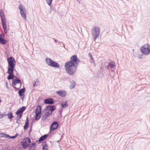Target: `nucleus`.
Returning a JSON list of instances; mask_svg holds the SVG:
<instances>
[{
  "label": "nucleus",
  "instance_id": "1",
  "mask_svg": "<svg viewBox=\"0 0 150 150\" xmlns=\"http://www.w3.org/2000/svg\"><path fill=\"white\" fill-rule=\"evenodd\" d=\"M80 60L76 55L72 56L70 60L64 64V68L67 73L73 75L75 73Z\"/></svg>",
  "mask_w": 150,
  "mask_h": 150
},
{
  "label": "nucleus",
  "instance_id": "2",
  "mask_svg": "<svg viewBox=\"0 0 150 150\" xmlns=\"http://www.w3.org/2000/svg\"><path fill=\"white\" fill-rule=\"evenodd\" d=\"M55 110L53 106L48 105L43 110L42 118L44 120L49 116L52 112Z\"/></svg>",
  "mask_w": 150,
  "mask_h": 150
},
{
  "label": "nucleus",
  "instance_id": "3",
  "mask_svg": "<svg viewBox=\"0 0 150 150\" xmlns=\"http://www.w3.org/2000/svg\"><path fill=\"white\" fill-rule=\"evenodd\" d=\"M8 64V69H14L16 65V62L15 59L12 57H11L7 59Z\"/></svg>",
  "mask_w": 150,
  "mask_h": 150
},
{
  "label": "nucleus",
  "instance_id": "4",
  "mask_svg": "<svg viewBox=\"0 0 150 150\" xmlns=\"http://www.w3.org/2000/svg\"><path fill=\"white\" fill-rule=\"evenodd\" d=\"M141 52L145 55L150 54V45L146 44L141 47Z\"/></svg>",
  "mask_w": 150,
  "mask_h": 150
},
{
  "label": "nucleus",
  "instance_id": "5",
  "mask_svg": "<svg viewBox=\"0 0 150 150\" xmlns=\"http://www.w3.org/2000/svg\"><path fill=\"white\" fill-rule=\"evenodd\" d=\"M100 29L97 26H94L92 28V34L94 38V41L97 38L100 34Z\"/></svg>",
  "mask_w": 150,
  "mask_h": 150
},
{
  "label": "nucleus",
  "instance_id": "6",
  "mask_svg": "<svg viewBox=\"0 0 150 150\" xmlns=\"http://www.w3.org/2000/svg\"><path fill=\"white\" fill-rule=\"evenodd\" d=\"M30 143V140L28 137L25 138L21 142L22 146L24 149L28 148Z\"/></svg>",
  "mask_w": 150,
  "mask_h": 150
},
{
  "label": "nucleus",
  "instance_id": "7",
  "mask_svg": "<svg viewBox=\"0 0 150 150\" xmlns=\"http://www.w3.org/2000/svg\"><path fill=\"white\" fill-rule=\"evenodd\" d=\"M41 106L40 105H37L35 111L36 120H38L40 118L41 115Z\"/></svg>",
  "mask_w": 150,
  "mask_h": 150
},
{
  "label": "nucleus",
  "instance_id": "8",
  "mask_svg": "<svg viewBox=\"0 0 150 150\" xmlns=\"http://www.w3.org/2000/svg\"><path fill=\"white\" fill-rule=\"evenodd\" d=\"M46 61L47 64L49 65L57 68H58L59 66L58 64L49 58H46Z\"/></svg>",
  "mask_w": 150,
  "mask_h": 150
},
{
  "label": "nucleus",
  "instance_id": "9",
  "mask_svg": "<svg viewBox=\"0 0 150 150\" xmlns=\"http://www.w3.org/2000/svg\"><path fill=\"white\" fill-rule=\"evenodd\" d=\"M19 9L21 16L23 18H26V11L25 8L22 5H20L19 6Z\"/></svg>",
  "mask_w": 150,
  "mask_h": 150
},
{
  "label": "nucleus",
  "instance_id": "10",
  "mask_svg": "<svg viewBox=\"0 0 150 150\" xmlns=\"http://www.w3.org/2000/svg\"><path fill=\"white\" fill-rule=\"evenodd\" d=\"M25 107H23L20 108L16 112V114L17 115V117L19 118H20L22 116L23 112L25 110Z\"/></svg>",
  "mask_w": 150,
  "mask_h": 150
},
{
  "label": "nucleus",
  "instance_id": "11",
  "mask_svg": "<svg viewBox=\"0 0 150 150\" xmlns=\"http://www.w3.org/2000/svg\"><path fill=\"white\" fill-rule=\"evenodd\" d=\"M12 85H13L14 88H16V86L17 84H19L20 86L21 85V81L19 79H14L12 81Z\"/></svg>",
  "mask_w": 150,
  "mask_h": 150
},
{
  "label": "nucleus",
  "instance_id": "12",
  "mask_svg": "<svg viewBox=\"0 0 150 150\" xmlns=\"http://www.w3.org/2000/svg\"><path fill=\"white\" fill-rule=\"evenodd\" d=\"M13 69H8L7 73L9 74L7 79L8 80L13 79L15 77L13 75Z\"/></svg>",
  "mask_w": 150,
  "mask_h": 150
},
{
  "label": "nucleus",
  "instance_id": "13",
  "mask_svg": "<svg viewBox=\"0 0 150 150\" xmlns=\"http://www.w3.org/2000/svg\"><path fill=\"white\" fill-rule=\"evenodd\" d=\"M59 124L57 122H53L51 125L50 130L53 131L55 129L57 128L58 127Z\"/></svg>",
  "mask_w": 150,
  "mask_h": 150
},
{
  "label": "nucleus",
  "instance_id": "14",
  "mask_svg": "<svg viewBox=\"0 0 150 150\" xmlns=\"http://www.w3.org/2000/svg\"><path fill=\"white\" fill-rule=\"evenodd\" d=\"M56 93L62 97H64L67 95L66 91L64 90H60L56 92Z\"/></svg>",
  "mask_w": 150,
  "mask_h": 150
},
{
  "label": "nucleus",
  "instance_id": "15",
  "mask_svg": "<svg viewBox=\"0 0 150 150\" xmlns=\"http://www.w3.org/2000/svg\"><path fill=\"white\" fill-rule=\"evenodd\" d=\"M2 26L4 32L6 33L7 32L6 29V24L5 19H2Z\"/></svg>",
  "mask_w": 150,
  "mask_h": 150
},
{
  "label": "nucleus",
  "instance_id": "16",
  "mask_svg": "<svg viewBox=\"0 0 150 150\" xmlns=\"http://www.w3.org/2000/svg\"><path fill=\"white\" fill-rule=\"evenodd\" d=\"M3 35L0 34V43L2 44H5L7 42V40L4 39Z\"/></svg>",
  "mask_w": 150,
  "mask_h": 150
},
{
  "label": "nucleus",
  "instance_id": "17",
  "mask_svg": "<svg viewBox=\"0 0 150 150\" xmlns=\"http://www.w3.org/2000/svg\"><path fill=\"white\" fill-rule=\"evenodd\" d=\"M53 102L52 99L50 98L46 99L44 100V103L46 104H52Z\"/></svg>",
  "mask_w": 150,
  "mask_h": 150
},
{
  "label": "nucleus",
  "instance_id": "18",
  "mask_svg": "<svg viewBox=\"0 0 150 150\" xmlns=\"http://www.w3.org/2000/svg\"><path fill=\"white\" fill-rule=\"evenodd\" d=\"M36 147V144L35 143H33L31 144L30 146L29 149V150H35Z\"/></svg>",
  "mask_w": 150,
  "mask_h": 150
},
{
  "label": "nucleus",
  "instance_id": "19",
  "mask_svg": "<svg viewBox=\"0 0 150 150\" xmlns=\"http://www.w3.org/2000/svg\"><path fill=\"white\" fill-rule=\"evenodd\" d=\"M25 92V89L23 88L20 90L18 91V94L20 96H22L24 95Z\"/></svg>",
  "mask_w": 150,
  "mask_h": 150
},
{
  "label": "nucleus",
  "instance_id": "20",
  "mask_svg": "<svg viewBox=\"0 0 150 150\" xmlns=\"http://www.w3.org/2000/svg\"><path fill=\"white\" fill-rule=\"evenodd\" d=\"M0 16L1 19H4L5 15L4 13V11L2 10H0Z\"/></svg>",
  "mask_w": 150,
  "mask_h": 150
},
{
  "label": "nucleus",
  "instance_id": "21",
  "mask_svg": "<svg viewBox=\"0 0 150 150\" xmlns=\"http://www.w3.org/2000/svg\"><path fill=\"white\" fill-rule=\"evenodd\" d=\"M61 105L63 108H65L68 106L67 103L66 101L62 102Z\"/></svg>",
  "mask_w": 150,
  "mask_h": 150
},
{
  "label": "nucleus",
  "instance_id": "22",
  "mask_svg": "<svg viewBox=\"0 0 150 150\" xmlns=\"http://www.w3.org/2000/svg\"><path fill=\"white\" fill-rule=\"evenodd\" d=\"M47 137V135L46 134L42 136L39 140V142H41L42 141L45 140L46 138Z\"/></svg>",
  "mask_w": 150,
  "mask_h": 150
},
{
  "label": "nucleus",
  "instance_id": "23",
  "mask_svg": "<svg viewBox=\"0 0 150 150\" xmlns=\"http://www.w3.org/2000/svg\"><path fill=\"white\" fill-rule=\"evenodd\" d=\"M115 66V63L114 62H111L109 63L108 65V66L111 68H113Z\"/></svg>",
  "mask_w": 150,
  "mask_h": 150
},
{
  "label": "nucleus",
  "instance_id": "24",
  "mask_svg": "<svg viewBox=\"0 0 150 150\" xmlns=\"http://www.w3.org/2000/svg\"><path fill=\"white\" fill-rule=\"evenodd\" d=\"M28 122L29 121L28 120V117H27L25 122V125L24 126V129H25L28 128Z\"/></svg>",
  "mask_w": 150,
  "mask_h": 150
},
{
  "label": "nucleus",
  "instance_id": "25",
  "mask_svg": "<svg viewBox=\"0 0 150 150\" xmlns=\"http://www.w3.org/2000/svg\"><path fill=\"white\" fill-rule=\"evenodd\" d=\"M7 115L9 119H11L13 117L12 113L11 112H9L7 114Z\"/></svg>",
  "mask_w": 150,
  "mask_h": 150
},
{
  "label": "nucleus",
  "instance_id": "26",
  "mask_svg": "<svg viewBox=\"0 0 150 150\" xmlns=\"http://www.w3.org/2000/svg\"><path fill=\"white\" fill-rule=\"evenodd\" d=\"M75 86V83L74 82L72 83L70 86L69 88L70 89H72L74 88Z\"/></svg>",
  "mask_w": 150,
  "mask_h": 150
},
{
  "label": "nucleus",
  "instance_id": "27",
  "mask_svg": "<svg viewBox=\"0 0 150 150\" xmlns=\"http://www.w3.org/2000/svg\"><path fill=\"white\" fill-rule=\"evenodd\" d=\"M53 0H46V2L49 5H50Z\"/></svg>",
  "mask_w": 150,
  "mask_h": 150
},
{
  "label": "nucleus",
  "instance_id": "28",
  "mask_svg": "<svg viewBox=\"0 0 150 150\" xmlns=\"http://www.w3.org/2000/svg\"><path fill=\"white\" fill-rule=\"evenodd\" d=\"M5 115V113L3 114L0 113V119L3 118Z\"/></svg>",
  "mask_w": 150,
  "mask_h": 150
},
{
  "label": "nucleus",
  "instance_id": "29",
  "mask_svg": "<svg viewBox=\"0 0 150 150\" xmlns=\"http://www.w3.org/2000/svg\"><path fill=\"white\" fill-rule=\"evenodd\" d=\"M16 137V136H12V137H11V138H15Z\"/></svg>",
  "mask_w": 150,
  "mask_h": 150
},
{
  "label": "nucleus",
  "instance_id": "30",
  "mask_svg": "<svg viewBox=\"0 0 150 150\" xmlns=\"http://www.w3.org/2000/svg\"><path fill=\"white\" fill-rule=\"evenodd\" d=\"M91 57L92 58V56H91Z\"/></svg>",
  "mask_w": 150,
  "mask_h": 150
}]
</instances>
